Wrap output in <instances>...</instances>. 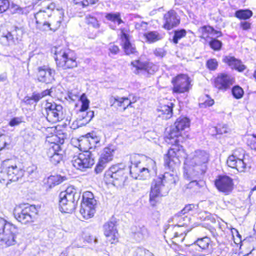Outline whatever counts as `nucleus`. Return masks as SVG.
<instances>
[{"label": "nucleus", "mask_w": 256, "mask_h": 256, "mask_svg": "<svg viewBox=\"0 0 256 256\" xmlns=\"http://www.w3.org/2000/svg\"><path fill=\"white\" fill-rule=\"evenodd\" d=\"M190 126V121L186 118H180L172 126L170 132L166 136V142L172 146H175L176 148H170L168 154L164 157V164L170 170H174L175 166L179 164V153L180 152L178 148L180 138L182 131L188 128Z\"/></svg>", "instance_id": "nucleus-1"}, {"label": "nucleus", "mask_w": 256, "mask_h": 256, "mask_svg": "<svg viewBox=\"0 0 256 256\" xmlns=\"http://www.w3.org/2000/svg\"><path fill=\"white\" fill-rule=\"evenodd\" d=\"M210 160V154L206 151L196 150L192 158H188L184 162V169L186 170L188 178H204L207 170V164Z\"/></svg>", "instance_id": "nucleus-2"}, {"label": "nucleus", "mask_w": 256, "mask_h": 256, "mask_svg": "<svg viewBox=\"0 0 256 256\" xmlns=\"http://www.w3.org/2000/svg\"><path fill=\"white\" fill-rule=\"evenodd\" d=\"M178 178L174 175L166 174L156 178L151 186L150 194V202L152 206L155 207L160 202L162 198L166 196L169 192V188L166 184H176Z\"/></svg>", "instance_id": "nucleus-3"}, {"label": "nucleus", "mask_w": 256, "mask_h": 256, "mask_svg": "<svg viewBox=\"0 0 256 256\" xmlns=\"http://www.w3.org/2000/svg\"><path fill=\"white\" fill-rule=\"evenodd\" d=\"M25 171L16 158L8 159L2 162L0 171V178L3 180L18 182L24 175Z\"/></svg>", "instance_id": "nucleus-4"}, {"label": "nucleus", "mask_w": 256, "mask_h": 256, "mask_svg": "<svg viewBox=\"0 0 256 256\" xmlns=\"http://www.w3.org/2000/svg\"><path fill=\"white\" fill-rule=\"evenodd\" d=\"M80 194L72 186L62 192L59 196L60 209L62 212L70 214L76 208L78 202L80 199Z\"/></svg>", "instance_id": "nucleus-5"}, {"label": "nucleus", "mask_w": 256, "mask_h": 256, "mask_svg": "<svg viewBox=\"0 0 256 256\" xmlns=\"http://www.w3.org/2000/svg\"><path fill=\"white\" fill-rule=\"evenodd\" d=\"M18 234L16 226L0 218V242L8 246L15 245L17 243V236Z\"/></svg>", "instance_id": "nucleus-6"}, {"label": "nucleus", "mask_w": 256, "mask_h": 256, "mask_svg": "<svg viewBox=\"0 0 256 256\" xmlns=\"http://www.w3.org/2000/svg\"><path fill=\"white\" fill-rule=\"evenodd\" d=\"M76 58L74 52L68 49L59 50L55 52V60L59 68L63 70L73 68L77 66Z\"/></svg>", "instance_id": "nucleus-7"}, {"label": "nucleus", "mask_w": 256, "mask_h": 256, "mask_svg": "<svg viewBox=\"0 0 256 256\" xmlns=\"http://www.w3.org/2000/svg\"><path fill=\"white\" fill-rule=\"evenodd\" d=\"M127 179V174L124 170L118 166L111 167L106 171L104 176V180L106 183L112 184L116 187L124 186Z\"/></svg>", "instance_id": "nucleus-8"}, {"label": "nucleus", "mask_w": 256, "mask_h": 256, "mask_svg": "<svg viewBox=\"0 0 256 256\" xmlns=\"http://www.w3.org/2000/svg\"><path fill=\"white\" fill-rule=\"evenodd\" d=\"M140 154H134L130 157L132 166H130V172L132 176L137 180H145L150 178V168L144 166L140 160Z\"/></svg>", "instance_id": "nucleus-9"}, {"label": "nucleus", "mask_w": 256, "mask_h": 256, "mask_svg": "<svg viewBox=\"0 0 256 256\" xmlns=\"http://www.w3.org/2000/svg\"><path fill=\"white\" fill-rule=\"evenodd\" d=\"M72 162L76 169L85 171L91 168L94 164V156L91 152L84 150L83 152L75 155L73 157Z\"/></svg>", "instance_id": "nucleus-10"}, {"label": "nucleus", "mask_w": 256, "mask_h": 256, "mask_svg": "<svg viewBox=\"0 0 256 256\" xmlns=\"http://www.w3.org/2000/svg\"><path fill=\"white\" fill-rule=\"evenodd\" d=\"M96 204L97 201L92 192H86L84 194L80 212L84 218L88 219L94 216Z\"/></svg>", "instance_id": "nucleus-11"}, {"label": "nucleus", "mask_w": 256, "mask_h": 256, "mask_svg": "<svg viewBox=\"0 0 256 256\" xmlns=\"http://www.w3.org/2000/svg\"><path fill=\"white\" fill-rule=\"evenodd\" d=\"M38 213V210L35 206H28L23 208L18 207L14 210L15 218L23 224L32 222Z\"/></svg>", "instance_id": "nucleus-12"}, {"label": "nucleus", "mask_w": 256, "mask_h": 256, "mask_svg": "<svg viewBox=\"0 0 256 256\" xmlns=\"http://www.w3.org/2000/svg\"><path fill=\"white\" fill-rule=\"evenodd\" d=\"M44 109L46 113L47 120L52 123L62 121L65 118L63 107L54 102H47Z\"/></svg>", "instance_id": "nucleus-13"}, {"label": "nucleus", "mask_w": 256, "mask_h": 256, "mask_svg": "<svg viewBox=\"0 0 256 256\" xmlns=\"http://www.w3.org/2000/svg\"><path fill=\"white\" fill-rule=\"evenodd\" d=\"M22 35V28L16 26H12L6 32L3 34L2 38L4 41H6V44L12 46L18 44L21 42Z\"/></svg>", "instance_id": "nucleus-14"}, {"label": "nucleus", "mask_w": 256, "mask_h": 256, "mask_svg": "<svg viewBox=\"0 0 256 256\" xmlns=\"http://www.w3.org/2000/svg\"><path fill=\"white\" fill-rule=\"evenodd\" d=\"M174 93L183 94L189 92L190 89V78L186 74H180L174 78L172 82Z\"/></svg>", "instance_id": "nucleus-15"}, {"label": "nucleus", "mask_w": 256, "mask_h": 256, "mask_svg": "<svg viewBox=\"0 0 256 256\" xmlns=\"http://www.w3.org/2000/svg\"><path fill=\"white\" fill-rule=\"evenodd\" d=\"M56 8V4L54 3H50L46 8L40 10L35 14L34 17L36 20L37 26L42 29L46 28L48 24V20L52 15V11Z\"/></svg>", "instance_id": "nucleus-16"}, {"label": "nucleus", "mask_w": 256, "mask_h": 256, "mask_svg": "<svg viewBox=\"0 0 256 256\" xmlns=\"http://www.w3.org/2000/svg\"><path fill=\"white\" fill-rule=\"evenodd\" d=\"M131 64L134 68L132 69L134 72L136 74H153L158 70L156 66L144 62L140 59L132 62Z\"/></svg>", "instance_id": "nucleus-17"}, {"label": "nucleus", "mask_w": 256, "mask_h": 256, "mask_svg": "<svg viewBox=\"0 0 256 256\" xmlns=\"http://www.w3.org/2000/svg\"><path fill=\"white\" fill-rule=\"evenodd\" d=\"M215 185L219 191L229 194L233 190V180L227 176H220L216 180Z\"/></svg>", "instance_id": "nucleus-18"}, {"label": "nucleus", "mask_w": 256, "mask_h": 256, "mask_svg": "<svg viewBox=\"0 0 256 256\" xmlns=\"http://www.w3.org/2000/svg\"><path fill=\"white\" fill-rule=\"evenodd\" d=\"M55 70L48 66L38 68V80L46 84H52L54 81Z\"/></svg>", "instance_id": "nucleus-19"}, {"label": "nucleus", "mask_w": 256, "mask_h": 256, "mask_svg": "<svg viewBox=\"0 0 256 256\" xmlns=\"http://www.w3.org/2000/svg\"><path fill=\"white\" fill-rule=\"evenodd\" d=\"M46 154L51 162L54 165L59 164L62 159V150L59 144H51Z\"/></svg>", "instance_id": "nucleus-20"}, {"label": "nucleus", "mask_w": 256, "mask_h": 256, "mask_svg": "<svg viewBox=\"0 0 256 256\" xmlns=\"http://www.w3.org/2000/svg\"><path fill=\"white\" fill-rule=\"evenodd\" d=\"M233 78L229 75L220 74L214 80V86L218 90L225 92L233 84Z\"/></svg>", "instance_id": "nucleus-21"}, {"label": "nucleus", "mask_w": 256, "mask_h": 256, "mask_svg": "<svg viewBox=\"0 0 256 256\" xmlns=\"http://www.w3.org/2000/svg\"><path fill=\"white\" fill-rule=\"evenodd\" d=\"M164 20V28L170 30L179 25L180 18L174 10H172L165 14Z\"/></svg>", "instance_id": "nucleus-22"}, {"label": "nucleus", "mask_w": 256, "mask_h": 256, "mask_svg": "<svg viewBox=\"0 0 256 256\" xmlns=\"http://www.w3.org/2000/svg\"><path fill=\"white\" fill-rule=\"evenodd\" d=\"M87 136V138L80 142V146L81 149L90 150L96 147V145L100 142L101 138L94 132L88 134Z\"/></svg>", "instance_id": "nucleus-23"}, {"label": "nucleus", "mask_w": 256, "mask_h": 256, "mask_svg": "<svg viewBox=\"0 0 256 256\" xmlns=\"http://www.w3.org/2000/svg\"><path fill=\"white\" fill-rule=\"evenodd\" d=\"M186 170L184 169V176L186 179L190 180L191 182L185 186L186 189H190L192 192H197L200 188L204 186L205 182L202 180L203 178H188L186 176Z\"/></svg>", "instance_id": "nucleus-24"}, {"label": "nucleus", "mask_w": 256, "mask_h": 256, "mask_svg": "<svg viewBox=\"0 0 256 256\" xmlns=\"http://www.w3.org/2000/svg\"><path fill=\"white\" fill-rule=\"evenodd\" d=\"M122 40L124 43L123 48L126 54L137 55L138 52L136 46L130 42V36L128 34L122 31Z\"/></svg>", "instance_id": "nucleus-25"}, {"label": "nucleus", "mask_w": 256, "mask_h": 256, "mask_svg": "<svg viewBox=\"0 0 256 256\" xmlns=\"http://www.w3.org/2000/svg\"><path fill=\"white\" fill-rule=\"evenodd\" d=\"M116 224V221H110L107 222L104 226V235L107 238H111L110 241L112 243L114 242L118 234Z\"/></svg>", "instance_id": "nucleus-26"}, {"label": "nucleus", "mask_w": 256, "mask_h": 256, "mask_svg": "<svg viewBox=\"0 0 256 256\" xmlns=\"http://www.w3.org/2000/svg\"><path fill=\"white\" fill-rule=\"evenodd\" d=\"M183 218V221L184 222V223H182V224H177L176 225L172 226L170 225L166 226L164 228V232L166 234L167 231L169 230L170 228H172L173 231L174 232V238H176L178 237H180L182 238V242L183 241L184 236V232L182 231V230H178V229L184 226H185L188 225V222H189L190 219L188 218L187 216H184Z\"/></svg>", "instance_id": "nucleus-27"}, {"label": "nucleus", "mask_w": 256, "mask_h": 256, "mask_svg": "<svg viewBox=\"0 0 256 256\" xmlns=\"http://www.w3.org/2000/svg\"><path fill=\"white\" fill-rule=\"evenodd\" d=\"M174 106V104L172 102H168L166 104H161L158 108V116L164 120L170 118L173 116Z\"/></svg>", "instance_id": "nucleus-28"}, {"label": "nucleus", "mask_w": 256, "mask_h": 256, "mask_svg": "<svg viewBox=\"0 0 256 256\" xmlns=\"http://www.w3.org/2000/svg\"><path fill=\"white\" fill-rule=\"evenodd\" d=\"M88 110H80L77 120L80 126H85L88 124L94 117V112H87Z\"/></svg>", "instance_id": "nucleus-29"}, {"label": "nucleus", "mask_w": 256, "mask_h": 256, "mask_svg": "<svg viewBox=\"0 0 256 256\" xmlns=\"http://www.w3.org/2000/svg\"><path fill=\"white\" fill-rule=\"evenodd\" d=\"M228 166L232 168H236L239 172H244L246 168V164L244 160H238L233 158H228L227 160Z\"/></svg>", "instance_id": "nucleus-30"}, {"label": "nucleus", "mask_w": 256, "mask_h": 256, "mask_svg": "<svg viewBox=\"0 0 256 256\" xmlns=\"http://www.w3.org/2000/svg\"><path fill=\"white\" fill-rule=\"evenodd\" d=\"M116 150L114 146L110 145L106 148L102 153L100 159L108 163L112 161L114 158V153Z\"/></svg>", "instance_id": "nucleus-31"}, {"label": "nucleus", "mask_w": 256, "mask_h": 256, "mask_svg": "<svg viewBox=\"0 0 256 256\" xmlns=\"http://www.w3.org/2000/svg\"><path fill=\"white\" fill-rule=\"evenodd\" d=\"M105 18L106 20L117 24L118 26L124 23L122 19L121 13L120 12L106 13Z\"/></svg>", "instance_id": "nucleus-32"}, {"label": "nucleus", "mask_w": 256, "mask_h": 256, "mask_svg": "<svg viewBox=\"0 0 256 256\" xmlns=\"http://www.w3.org/2000/svg\"><path fill=\"white\" fill-rule=\"evenodd\" d=\"M40 100V96L39 95V93L34 92L32 94V96H26L24 98L23 102L26 105H34L36 106Z\"/></svg>", "instance_id": "nucleus-33"}, {"label": "nucleus", "mask_w": 256, "mask_h": 256, "mask_svg": "<svg viewBox=\"0 0 256 256\" xmlns=\"http://www.w3.org/2000/svg\"><path fill=\"white\" fill-rule=\"evenodd\" d=\"M100 13L96 12L92 14H88L86 16V23L94 28L98 29L100 27V24L96 16H98L100 15Z\"/></svg>", "instance_id": "nucleus-34"}, {"label": "nucleus", "mask_w": 256, "mask_h": 256, "mask_svg": "<svg viewBox=\"0 0 256 256\" xmlns=\"http://www.w3.org/2000/svg\"><path fill=\"white\" fill-rule=\"evenodd\" d=\"M186 34L187 32L184 29H180L174 30V36L172 38H170V40L174 44H177L178 43L179 40L186 37Z\"/></svg>", "instance_id": "nucleus-35"}, {"label": "nucleus", "mask_w": 256, "mask_h": 256, "mask_svg": "<svg viewBox=\"0 0 256 256\" xmlns=\"http://www.w3.org/2000/svg\"><path fill=\"white\" fill-rule=\"evenodd\" d=\"M252 16L253 12L248 9L240 10L235 13V16L240 20H247L251 18Z\"/></svg>", "instance_id": "nucleus-36"}, {"label": "nucleus", "mask_w": 256, "mask_h": 256, "mask_svg": "<svg viewBox=\"0 0 256 256\" xmlns=\"http://www.w3.org/2000/svg\"><path fill=\"white\" fill-rule=\"evenodd\" d=\"M132 232L138 236L139 240L143 239L148 234V230L144 226H136L132 228Z\"/></svg>", "instance_id": "nucleus-37"}, {"label": "nucleus", "mask_w": 256, "mask_h": 256, "mask_svg": "<svg viewBox=\"0 0 256 256\" xmlns=\"http://www.w3.org/2000/svg\"><path fill=\"white\" fill-rule=\"evenodd\" d=\"M210 242V238L206 236L198 238L194 244H197L202 250H206L208 248Z\"/></svg>", "instance_id": "nucleus-38"}, {"label": "nucleus", "mask_w": 256, "mask_h": 256, "mask_svg": "<svg viewBox=\"0 0 256 256\" xmlns=\"http://www.w3.org/2000/svg\"><path fill=\"white\" fill-rule=\"evenodd\" d=\"M61 20L56 19H52L48 20V24H47L46 28H44V30H51L56 31L60 26Z\"/></svg>", "instance_id": "nucleus-39"}, {"label": "nucleus", "mask_w": 256, "mask_h": 256, "mask_svg": "<svg viewBox=\"0 0 256 256\" xmlns=\"http://www.w3.org/2000/svg\"><path fill=\"white\" fill-rule=\"evenodd\" d=\"M200 105L202 108L212 106L214 101L209 96L206 95L200 99Z\"/></svg>", "instance_id": "nucleus-40"}, {"label": "nucleus", "mask_w": 256, "mask_h": 256, "mask_svg": "<svg viewBox=\"0 0 256 256\" xmlns=\"http://www.w3.org/2000/svg\"><path fill=\"white\" fill-rule=\"evenodd\" d=\"M144 36L150 42H154L162 38V36L158 32H150L144 34Z\"/></svg>", "instance_id": "nucleus-41"}, {"label": "nucleus", "mask_w": 256, "mask_h": 256, "mask_svg": "<svg viewBox=\"0 0 256 256\" xmlns=\"http://www.w3.org/2000/svg\"><path fill=\"white\" fill-rule=\"evenodd\" d=\"M194 208V204H188L186 205L185 208L180 212L176 214L174 217V220L180 221L182 218V216H184L186 213L188 212L190 210H192ZM184 217H183L184 218Z\"/></svg>", "instance_id": "nucleus-42"}, {"label": "nucleus", "mask_w": 256, "mask_h": 256, "mask_svg": "<svg viewBox=\"0 0 256 256\" xmlns=\"http://www.w3.org/2000/svg\"><path fill=\"white\" fill-rule=\"evenodd\" d=\"M115 102H118V106H124V110H126L127 108L131 106L132 102L129 100L128 98H120L116 96L114 98Z\"/></svg>", "instance_id": "nucleus-43"}, {"label": "nucleus", "mask_w": 256, "mask_h": 256, "mask_svg": "<svg viewBox=\"0 0 256 256\" xmlns=\"http://www.w3.org/2000/svg\"><path fill=\"white\" fill-rule=\"evenodd\" d=\"M64 181V178L60 176H52L48 178V184L50 188L61 184Z\"/></svg>", "instance_id": "nucleus-44"}, {"label": "nucleus", "mask_w": 256, "mask_h": 256, "mask_svg": "<svg viewBox=\"0 0 256 256\" xmlns=\"http://www.w3.org/2000/svg\"><path fill=\"white\" fill-rule=\"evenodd\" d=\"M209 45L212 49L215 51H220L221 50L223 44L222 41L216 38H211L209 42Z\"/></svg>", "instance_id": "nucleus-45"}, {"label": "nucleus", "mask_w": 256, "mask_h": 256, "mask_svg": "<svg viewBox=\"0 0 256 256\" xmlns=\"http://www.w3.org/2000/svg\"><path fill=\"white\" fill-rule=\"evenodd\" d=\"M232 92L233 96L236 100L241 99L244 93V90L239 86H234L232 90Z\"/></svg>", "instance_id": "nucleus-46"}, {"label": "nucleus", "mask_w": 256, "mask_h": 256, "mask_svg": "<svg viewBox=\"0 0 256 256\" xmlns=\"http://www.w3.org/2000/svg\"><path fill=\"white\" fill-rule=\"evenodd\" d=\"M246 152L242 148H238L234 151L233 154L228 158H233L236 160H244Z\"/></svg>", "instance_id": "nucleus-47"}, {"label": "nucleus", "mask_w": 256, "mask_h": 256, "mask_svg": "<svg viewBox=\"0 0 256 256\" xmlns=\"http://www.w3.org/2000/svg\"><path fill=\"white\" fill-rule=\"evenodd\" d=\"M214 31V28L210 26H205L200 29V32L202 34L203 38H208L209 34L212 35Z\"/></svg>", "instance_id": "nucleus-48"}, {"label": "nucleus", "mask_w": 256, "mask_h": 256, "mask_svg": "<svg viewBox=\"0 0 256 256\" xmlns=\"http://www.w3.org/2000/svg\"><path fill=\"white\" fill-rule=\"evenodd\" d=\"M98 1V0H74L76 4H82L83 6L94 4Z\"/></svg>", "instance_id": "nucleus-49"}, {"label": "nucleus", "mask_w": 256, "mask_h": 256, "mask_svg": "<svg viewBox=\"0 0 256 256\" xmlns=\"http://www.w3.org/2000/svg\"><path fill=\"white\" fill-rule=\"evenodd\" d=\"M108 50L110 52L109 56L111 57H112V56L118 54L120 52L119 47L114 44H110L109 45Z\"/></svg>", "instance_id": "nucleus-50"}, {"label": "nucleus", "mask_w": 256, "mask_h": 256, "mask_svg": "<svg viewBox=\"0 0 256 256\" xmlns=\"http://www.w3.org/2000/svg\"><path fill=\"white\" fill-rule=\"evenodd\" d=\"M107 164L108 162L100 158L99 162L95 168L96 172V174L101 173L106 167Z\"/></svg>", "instance_id": "nucleus-51"}, {"label": "nucleus", "mask_w": 256, "mask_h": 256, "mask_svg": "<svg viewBox=\"0 0 256 256\" xmlns=\"http://www.w3.org/2000/svg\"><path fill=\"white\" fill-rule=\"evenodd\" d=\"M237 60L234 56H226L223 60L224 62L230 66H231L232 68H234V66L236 64Z\"/></svg>", "instance_id": "nucleus-52"}, {"label": "nucleus", "mask_w": 256, "mask_h": 256, "mask_svg": "<svg viewBox=\"0 0 256 256\" xmlns=\"http://www.w3.org/2000/svg\"><path fill=\"white\" fill-rule=\"evenodd\" d=\"M82 104L80 110H88L89 108L90 101L85 94H82L80 98Z\"/></svg>", "instance_id": "nucleus-53"}, {"label": "nucleus", "mask_w": 256, "mask_h": 256, "mask_svg": "<svg viewBox=\"0 0 256 256\" xmlns=\"http://www.w3.org/2000/svg\"><path fill=\"white\" fill-rule=\"evenodd\" d=\"M10 6V4L8 0H0V14L6 12Z\"/></svg>", "instance_id": "nucleus-54"}, {"label": "nucleus", "mask_w": 256, "mask_h": 256, "mask_svg": "<svg viewBox=\"0 0 256 256\" xmlns=\"http://www.w3.org/2000/svg\"><path fill=\"white\" fill-rule=\"evenodd\" d=\"M218 134H223L230 132L231 130L228 128L226 124L220 126L218 128H216Z\"/></svg>", "instance_id": "nucleus-55"}, {"label": "nucleus", "mask_w": 256, "mask_h": 256, "mask_svg": "<svg viewBox=\"0 0 256 256\" xmlns=\"http://www.w3.org/2000/svg\"><path fill=\"white\" fill-rule=\"evenodd\" d=\"M206 66L210 70H216L218 66V62L215 59H211L207 62Z\"/></svg>", "instance_id": "nucleus-56"}, {"label": "nucleus", "mask_w": 256, "mask_h": 256, "mask_svg": "<svg viewBox=\"0 0 256 256\" xmlns=\"http://www.w3.org/2000/svg\"><path fill=\"white\" fill-rule=\"evenodd\" d=\"M24 138L25 140L28 142H31L35 139L34 133L30 130H28L25 132Z\"/></svg>", "instance_id": "nucleus-57"}, {"label": "nucleus", "mask_w": 256, "mask_h": 256, "mask_svg": "<svg viewBox=\"0 0 256 256\" xmlns=\"http://www.w3.org/2000/svg\"><path fill=\"white\" fill-rule=\"evenodd\" d=\"M22 117H16L11 120L9 122V125L10 126L14 127L18 126L22 122Z\"/></svg>", "instance_id": "nucleus-58"}, {"label": "nucleus", "mask_w": 256, "mask_h": 256, "mask_svg": "<svg viewBox=\"0 0 256 256\" xmlns=\"http://www.w3.org/2000/svg\"><path fill=\"white\" fill-rule=\"evenodd\" d=\"M37 166L34 164H32L28 168L26 172L30 176H37Z\"/></svg>", "instance_id": "nucleus-59"}, {"label": "nucleus", "mask_w": 256, "mask_h": 256, "mask_svg": "<svg viewBox=\"0 0 256 256\" xmlns=\"http://www.w3.org/2000/svg\"><path fill=\"white\" fill-rule=\"evenodd\" d=\"M154 54L158 57L162 58L166 56V52L164 49L162 48H156L154 51Z\"/></svg>", "instance_id": "nucleus-60"}, {"label": "nucleus", "mask_w": 256, "mask_h": 256, "mask_svg": "<svg viewBox=\"0 0 256 256\" xmlns=\"http://www.w3.org/2000/svg\"><path fill=\"white\" fill-rule=\"evenodd\" d=\"M148 25V23L144 22H136L135 24V26L137 30H147Z\"/></svg>", "instance_id": "nucleus-61"}, {"label": "nucleus", "mask_w": 256, "mask_h": 256, "mask_svg": "<svg viewBox=\"0 0 256 256\" xmlns=\"http://www.w3.org/2000/svg\"><path fill=\"white\" fill-rule=\"evenodd\" d=\"M237 62L238 63L236 62V64L234 66L233 68H234L240 72L244 71L246 68V66L242 64V62L240 60H237Z\"/></svg>", "instance_id": "nucleus-62"}, {"label": "nucleus", "mask_w": 256, "mask_h": 256, "mask_svg": "<svg viewBox=\"0 0 256 256\" xmlns=\"http://www.w3.org/2000/svg\"><path fill=\"white\" fill-rule=\"evenodd\" d=\"M251 25L250 23L246 21L242 22L240 24V28L244 30H248L250 29Z\"/></svg>", "instance_id": "nucleus-63"}, {"label": "nucleus", "mask_w": 256, "mask_h": 256, "mask_svg": "<svg viewBox=\"0 0 256 256\" xmlns=\"http://www.w3.org/2000/svg\"><path fill=\"white\" fill-rule=\"evenodd\" d=\"M12 8L14 10L13 12L14 13H23V9L18 5L12 4Z\"/></svg>", "instance_id": "nucleus-64"}]
</instances>
